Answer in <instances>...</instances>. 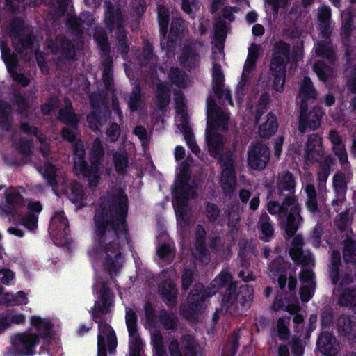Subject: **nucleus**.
Instances as JSON below:
<instances>
[{
  "instance_id": "cd10ccee",
  "label": "nucleus",
  "mask_w": 356,
  "mask_h": 356,
  "mask_svg": "<svg viewBox=\"0 0 356 356\" xmlns=\"http://www.w3.org/2000/svg\"><path fill=\"white\" fill-rule=\"evenodd\" d=\"M277 123L276 118L272 113H268L266 116V120L259 128V134L264 138L271 136L277 130Z\"/></svg>"
},
{
  "instance_id": "5fc2aeb1",
  "label": "nucleus",
  "mask_w": 356,
  "mask_h": 356,
  "mask_svg": "<svg viewBox=\"0 0 356 356\" xmlns=\"http://www.w3.org/2000/svg\"><path fill=\"white\" fill-rule=\"evenodd\" d=\"M333 150L341 163L344 164L348 162L347 153L342 143L333 146Z\"/></svg>"
},
{
  "instance_id": "e433bc0d",
  "label": "nucleus",
  "mask_w": 356,
  "mask_h": 356,
  "mask_svg": "<svg viewBox=\"0 0 356 356\" xmlns=\"http://www.w3.org/2000/svg\"><path fill=\"white\" fill-rule=\"evenodd\" d=\"M331 16V10L329 7L323 6L319 10L318 19L321 27V33L326 35L329 26V20Z\"/></svg>"
},
{
  "instance_id": "338daca9",
  "label": "nucleus",
  "mask_w": 356,
  "mask_h": 356,
  "mask_svg": "<svg viewBox=\"0 0 356 356\" xmlns=\"http://www.w3.org/2000/svg\"><path fill=\"white\" fill-rule=\"evenodd\" d=\"M181 7L183 10L189 15L193 14L197 9V5L194 3L191 5L188 0H182Z\"/></svg>"
},
{
  "instance_id": "f8f14e48",
  "label": "nucleus",
  "mask_w": 356,
  "mask_h": 356,
  "mask_svg": "<svg viewBox=\"0 0 356 356\" xmlns=\"http://www.w3.org/2000/svg\"><path fill=\"white\" fill-rule=\"evenodd\" d=\"M59 119L68 125L63 129V138L70 142L75 140L77 134L76 130L77 119L76 115L72 111L71 103H67L65 108L60 111Z\"/></svg>"
},
{
  "instance_id": "4be33fe9",
  "label": "nucleus",
  "mask_w": 356,
  "mask_h": 356,
  "mask_svg": "<svg viewBox=\"0 0 356 356\" xmlns=\"http://www.w3.org/2000/svg\"><path fill=\"white\" fill-rule=\"evenodd\" d=\"M181 349L184 356H194L196 348L194 346L193 339L191 336H186L183 339ZM169 350L172 356H182L179 346L176 340H172L170 342Z\"/></svg>"
},
{
  "instance_id": "dca6fc26",
  "label": "nucleus",
  "mask_w": 356,
  "mask_h": 356,
  "mask_svg": "<svg viewBox=\"0 0 356 356\" xmlns=\"http://www.w3.org/2000/svg\"><path fill=\"white\" fill-rule=\"evenodd\" d=\"M323 155L321 138L318 135H311L305 146V159L310 162H318L322 160Z\"/></svg>"
},
{
  "instance_id": "a19ab883",
  "label": "nucleus",
  "mask_w": 356,
  "mask_h": 356,
  "mask_svg": "<svg viewBox=\"0 0 356 356\" xmlns=\"http://www.w3.org/2000/svg\"><path fill=\"white\" fill-rule=\"evenodd\" d=\"M178 129L183 132L190 149L195 154H197L200 152V149L193 140V136L191 131V128L188 127V124H186L185 127L184 126H181L180 127H178Z\"/></svg>"
},
{
  "instance_id": "69168bd1",
  "label": "nucleus",
  "mask_w": 356,
  "mask_h": 356,
  "mask_svg": "<svg viewBox=\"0 0 356 356\" xmlns=\"http://www.w3.org/2000/svg\"><path fill=\"white\" fill-rule=\"evenodd\" d=\"M227 33V27L225 24L219 23L215 26L216 35L220 39L224 38Z\"/></svg>"
},
{
  "instance_id": "bf43d9fd",
  "label": "nucleus",
  "mask_w": 356,
  "mask_h": 356,
  "mask_svg": "<svg viewBox=\"0 0 356 356\" xmlns=\"http://www.w3.org/2000/svg\"><path fill=\"white\" fill-rule=\"evenodd\" d=\"M106 134L110 141L116 140L120 135V127L117 124H113L107 130Z\"/></svg>"
},
{
  "instance_id": "6ab92c4d",
  "label": "nucleus",
  "mask_w": 356,
  "mask_h": 356,
  "mask_svg": "<svg viewBox=\"0 0 356 356\" xmlns=\"http://www.w3.org/2000/svg\"><path fill=\"white\" fill-rule=\"evenodd\" d=\"M212 75L213 87L215 92L218 95L219 98H225L231 105H233V102L230 96V91L224 87V76L219 65H213Z\"/></svg>"
},
{
  "instance_id": "c9c22d12",
  "label": "nucleus",
  "mask_w": 356,
  "mask_h": 356,
  "mask_svg": "<svg viewBox=\"0 0 356 356\" xmlns=\"http://www.w3.org/2000/svg\"><path fill=\"white\" fill-rule=\"evenodd\" d=\"M170 78L173 83L179 88H185L191 82V79L177 68H171Z\"/></svg>"
},
{
  "instance_id": "f3484780",
  "label": "nucleus",
  "mask_w": 356,
  "mask_h": 356,
  "mask_svg": "<svg viewBox=\"0 0 356 356\" xmlns=\"http://www.w3.org/2000/svg\"><path fill=\"white\" fill-rule=\"evenodd\" d=\"M145 314L147 318L145 327L151 331L152 345L153 346L155 352L154 356H165V352L163 348V339L161 334L159 332L152 330V327L154 323V318L152 308L147 307Z\"/></svg>"
},
{
  "instance_id": "412c9836",
  "label": "nucleus",
  "mask_w": 356,
  "mask_h": 356,
  "mask_svg": "<svg viewBox=\"0 0 356 356\" xmlns=\"http://www.w3.org/2000/svg\"><path fill=\"white\" fill-rule=\"evenodd\" d=\"M318 350L325 355H334L339 349V345L333 336L327 332H322L317 341Z\"/></svg>"
},
{
  "instance_id": "7ed1b4c3",
  "label": "nucleus",
  "mask_w": 356,
  "mask_h": 356,
  "mask_svg": "<svg viewBox=\"0 0 356 356\" xmlns=\"http://www.w3.org/2000/svg\"><path fill=\"white\" fill-rule=\"evenodd\" d=\"M186 161L181 163L177 169V176L172 191L174 197V208L177 216V223L182 226L190 219V209L187 201L193 197L195 190L192 182L189 180V172Z\"/></svg>"
},
{
  "instance_id": "2eb2a0df",
  "label": "nucleus",
  "mask_w": 356,
  "mask_h": 356,
  "mask_svg": "<svg viewBox=\"0 0 356 356\" xmlns=\"http://www.w3.org/2000/svg\"><path fill=\"white\" fill-rule=\"evenodd\" d=\"M49 230L54 236L60 240V245L67 243L65 240L63 241V239L68 235V221L63 211H58L54 213L50 222Z\"/></svg>"
},
{
  "instance_id": "864d4df0",
  "label": "nucleus",
  "mask_w": 356,
  "mask_h": 356,
  "mask_svg": "<svg viewBox=\"0 0 356 356\" xmlns=\"http://www.w3.org/2000/svg\"><path fill=\"white\" fill-rule=\"evenodd\" d=\"M15 273L10 269L0 268V282L8 285L10 282L14 280Z\"/></svg>"
},
{
  "instance_id": "37998d69",
  "label": "nucleus",
  "mask_w": 356,
  "mask_h": 356,
  "mask_svg": "<svg viewBox=\"0 0 356 356\" xmlns=\"http://www.w3.org/2000/svg\"><path fill=\"white\" fill-rule=\"evenodd\" d=\"M289 323V318H280L277 320V331L280 339H286L289 335V330L288 325Z\"/></svg>"
},
{
  "instance_id": "bb28decb",
  "label": "nucleus",
  "mask_w": 356,
  "mask_h": 356,
  "mask_svg": "<svg viewBox=\"0 0 356 356\" xmlns=\"http://www.w3.org/2000/svg\"><path fill=\"white\" fill-rule=\"evenodd\" d=\"M30 323L35 327L38 334L39 338H47L49 336L51 330V323L47 318H42L38 316H33L30 318Z\"/></svg>"
},
{
  "instance_id": "9d476101",
  "label": "nucleus",
  "mask_w": 356,
  "mask_h": 356,
  "mask_svg": "<svg viewBox=\"0 0 356 356\" xmlns=\"http://www.w3.org/2000/svg\"><path fill=\"white\" fill-rule=\"evenodd\" d=\"M136 315L132 309L126 312V324L129 336V355L140 356L143 341L138 332Z\"/></svg>"
},
{
  "instance_id": "13d9d810",
  "label": "nucleus",
  "mask_w": 356,
  "mask_h": 356,
  "mask_svg": "<svg viewBox=\"0 0 356 356\" xmlns=\"http://www.w3.org/2000/svg\"><path fill=\"white\" fill-rule=\"evenodd\" d=\"M28 303V298L26 294L22 291H18L15 295H13V305H26Z\"/></svg>"
},
{
  "instance_id": "5701e85b",
  "label": "nucleus",
  "mask_w": 356,
  "mask_h": 356,
  "mask_svg": "<svg viewBox=\"0 0 356 356\" xmlns=\"http://www.w3.org/2000/svg\"><path fill=\"white\" fill-rule=\"evenodd\" d=\"M216 291L208 292L204 290L200 284L197 285L188 298L190 309L196 310L202 306L205 298L215 294Z\"/></svg>"
},
{
  "instance_id": "c03bdc74",
  "label": "nucleus",
  "mask_w": 356,
  "mask_h": 356,
  "mask_svg": "<svg viewBox=\"0 0 356 356\" xmlns=\"http://www.w3.org/2000/svg\"><path fill=\"white\" fill-rule=\"evenodd\" d=\"M341 259L340 254L337 251H334L332 255L331 266H330V276L332 282L336 283L338 281V267L340 264Z\"/></svg>"
},
{
  "instance_id": "6e6d98bb",
  "label": "nucleus",
  "mask_w": 356,
  "mask_h": 356,
  "mask_svg": "<svg viewBox=\"0 0 356 356\" xmlns=\"http://www.w3.org/2000/svg\"><path fill=\"white\" fill-rule=\"evenodd\" d=\"M157 254L160 258L172 259L173 257L172 249L168 245H161L157 248Z\"/></svg>"
},
{
  "instance_id": "c85d7f7f",
  "label": "nucleus",
  "mask_w": 356,
  "mask_h": 356,
  "mask_svg": "<svg viewBox=\"0 0 356 356\" xmlns=\"http://www.w3.org/2000/svg\"><path fill=\"white\" fill-rule=\"evenodd\" d=\"M211 285L213 288L218 289L226 288V291L229 296H231L232 291V276L230 273L224 270L222 271L211 282Z\"/></svg>"
},
{
  "instance_id": "de8ad7c7",
  "label": "nucleus",
  "mask_w": 356,
  "mask_h": 356,
  "mask_svg": "<svg viewBox=\"0 0 356 356\" xmlns=\"http://www.w3.org/2000/svg\"><path fill=\"white\" fill-rule=\"evenodd\" d=\"M158 19L161 31L165 33L168 25V10L164 6H159L158 7Z\"/></svg>"
},
{
  "instance_id": "e2e57ef3",
  "label": "nucleus",
  "mask_w": 356,
  "mask_h": 356,
  "mask_svg": "<svg viewBox=\"0 0 356 356\" xmlns=\"http://www.w3.org/2000/svg\"><path fill=\"white\" fill-rule=\"evenodd\" d=\"M238 10V8L236 7H225L222 11V15L224 18L229 21H233L234 19V14L237 13Z\"/></svg>"
},
{
  "instance_id": "f257e3e1",
  "label": "nucleus",
  "mask_w": 356,
  "mask_h": 356,
  "mask_svg": "<svg viewBox=\"0 0 356 356\" xmlns=\"http://www.w3.org/2000/svg\"><path fill=\"white\" fill-rule=\"evenodd\" d=\"M127 201L126 195L120 193L118 207L113 211L110 207H101L95 216V242L88 250V254L92 259L102 263L111 276L121 264V254L116 241L120 237H126Z\"/></svg>"
},
{
  "instance_id": "3c124183",
  "label": "nucleus",
  "mask_w": 356,
  "mask_h": 356,
  "mask_svg": "<svg viewBox=\"0 0 356 356\" xmlns=\"http://www.w3.org/2000/svg\"><path fill=\"white\" fill-rule=\"evenodd\" d=\"M316 53L318 56L331 58L332 55V49L328 42L318 43L316 48Z\"/></svg>"
},
{
  "instance_id": "4468645a",
  "label": "nucleus",
  "mask_w": 356,
  "mask_h": 356,
  "mask_svg": "<svg viewBox=\"0 0 356 356\" xmlns=\"http://www.w3.org/2000/svg\"><path fill=\"white\" fill-rule=\"evenodd\" d=\"M0 47L2 58L13 80L21 83L23 86H27L29 82V79L23 74H18L15 71V67L17 63L15 55L10 53V49L4 42L1 41Z\"/></svg>"
},
{
  "instance_id": "ea45409f",
  "label": "nucleus",
  "mask_w": 356,
  "mask_h": 356,
  "mask_svg": "<svg viewBox=\"0 0 356 356\" xmlns=\"http://www.w3.org/2000/svg\"><path fill=\"white\" fill-rule=\"evenodd\" d=\"M343 259L346 262L356 261V243L354 241H348L345 243Z\"/></svg>"
},
{
  "instance_id": "393cba45",
  "label": "nucleus",
  "mask_w": 356,
  "mask_h": 356,
  "mask_svg": "<svg viewBox=\"0 0 356 356\" xmlns=\"http://www.w3.org/2000/svg\"><path fill=\"white\" fill-rule=\"evenodd\" d=\"M350 179L349 173L339 172L334 177V186L339 196L338 200H334L332 204L334 206L339 203H342L344 200V194L346 189V184Z\"/></svg>"
},
{
  "instance_id": "0eeeda50",
  "label": "nucleus",
  "mask_w": 356,
  "mask_h": 356,
  "mask_svg": "<svg viewBox=\"0 0 356 356\" xmlns=\"http://www.w3.org/2000/svg\"><path fill=\"white\" fill-rule=\"evenodd\" d=\"M268 210L271 214L284 213L286 216L284 229L288 236H293L302 222L300 205L293 197L286 198L282 205L270 202Z\"/></svg>"
},
{
  "instance_id": "4d7b16f0",
  "label": "nucleus",
  "mask_w": 356,
  "mask_h": 356,
  "mask_svg": "<svg viewBox=\"0 0 356 356\" xmlns=\"http://www.w3.org/2000/svg\"><path fill=\"white\" fill-rule=\"evenodd\" d=\"M161 321L163 326L167 329H170L175 327L176 321L173 315H170L164 312L161 316Z\"/></svg>"
},
{
  "instance_id": "2f4dec72",
  "label": "nucleus",
  "mask_w": 356,
  "mask_h": 356,
  "mask_svg": "<svg viewBox=\"0 0 356 356\" xmlns=\"http://www.w3.org/2000/svg\"><path fill=\"white\" fill-rule=\"evenodd\" d=\"M161 294L167 304L172 305L177 298V290L172 280L163 284L160 288Z\"/></svg>"
},
{
  "instance_id": "6e6552de",
  "label": "nucleus",
  "mask_w": 356,
  "mask_h": 356,
  "mask_svg": "<svg viewBox=\"0 0 356 356\" xmlns=\"http://www.w3.org/2000/svg\"><path fill=\"white\" fill-rule=\"evenodd\" d=\"M289 47L287 44L279 42L275 44L270 71L274 76V88L280 92L283 89L285 79V63L289 60Z\"/></svg>"
},
{
  "instance_id": "58836bf2",
  "label": "nucleus",
  "mask_w": 356,
  "mask_h": 356,
  "mask_svg": "<svg viewBox=\"0 0 356 356\" xmlns=\"http://www.w3.org/2000/svg\"><path fill=\"white\" fill-rule=\"evenodd\" d=\"M156 94L157 102L161 107H163L169 103V89L165 84L161 83L157 86Z\"/></svg>"
},
{
  "instance_id": "1a4fd4ad",
  "label": "nucleus",
  "mask_w": 356,
  "mask_h": 356,
  "mask_svg": "<svg viewBox=\"0 0 356 356\" xmlns=\"http://www.w3.org/2000/svg\"><path fill=\"white\" fill-rule=\"evenodd\" d=\"M40 343L37 333L32 330L18 332L10 339V356H31L35 353V348Z\"/></svg>"
},
{
  "instance_id": "49530a36",
  "label": "nucleus",
  "mask_w": 356,
  "mask_h": 356,
  "mask_svg": "<svg viewBox=\"0 0 356 356\" xmlns=\"http://www.w3.org/2000/svg\"><path fill=\"white\" fill-rule=\"evenodd\" d=\"M114 165L118 173L122 174L127 168V157L125 154H116L114 155Z\"/></svg>"
},
{
  "instance_id": "a18cd8bd",
  "label": "nucleus",
  "mask_w": 356,
  "mask_h": 356,
  "mask_svg": "<svg viewBox=\"0 0 356 356\" xmlns=\"http://www.w3.org/2000/svg\"><path fill=\"white\" fill-rule=\"evenodd\" d=\"M259 226L264 236L270 237L273 235V228L271 223L270 222L269 217L267 214H262L260 216Z\"/></svg>"
},
{
  "instance_id": "72a5a7b5",
  "label": "nucleus",
  "mask_w": 356,
  "mask_h": 356,
  "mask_svg": "<svg viewBox=\"0 0 356 356\" xmlns=\"http://www.w3.org/2000/svg\"><path fill=\"white\" fill-rule=\"evenodd\" d=\"M277 186L280 190L288 191L289 193L294 191L296 183L293 175L286 172L278 176Z\"/></svg>"
},
{
  "instance_id": "f704fd0d",
  "label": "nucleus",
  "mask_w": 356,
  "mask_h": 356,
  "mask_svg": "<svg viewBox=\"0 0 356 356\" xmlns=\"http://www.w3.org/2000/svg\"><path fill=\"white\" fill-rule=\"evenodd\" d=\"M6 202L12 208H17L22 204L23 201L19 191L15 188H8L4 191Z\"/></svg>"
},
{
  "instance_id": "b1692460",
  "label": "nucleus",
  "mask_w": 356,
  "mask_h": 356,
  "mask_svg": "<svg viewBox=\"0 0 356 356\" xmlns=\"http://www.w3.org/2000/svg\"><path fill=\"white\" fill-rule=\"evenodd\" d=\"M259 47L255 44H252L248 49V54L244 65L242 81L246 82L250 79V75L254 68L255 62L258 56Z\"/></svg>"
},
{
  "instance_id": "423d86ee",
  "label": "nucleus",
  "mask_w": 356,
  "mask_h": 356,
  "mask_svg": "<svg viewBox=\"0 0 356 356\" xmlns=\"http://www.w3.org/2000/svg\"><path fill=\"white\" fill-rule=\"evenodd\" d=\"M316 96V92L312 86L311 80L305 77L300 85L299 92V98L301 100L299 129L301 131H304L307 127L315 129L320 125L322 117V111L320 108L315 107L309 113L306 112L307 106L305 101L314 99Z\"/></svg>"
},
{
  "instance_id": "39448f33",
  "label": "nucleus",
  "mask_w": 356,
  "mask_h": 356,
  "mask_svg": "<svg viewBox=\"0 0 356 356\" xmlns=\"http://www.w3.org/2000/svg\"><path fill=\"white\" fill-rule=\"evenodd\" d=\"M39 172L53 186L57 195H67L69 199L76 203L83 200L82 187L75 182L68 184L63 170H57L53 165L47 163L39 168Z\"/></svg>"
},
{
  "instance_id": "680f3d73",
  "label": "nucleus",
  "mask_w": 356,
  "mask_h": 356,
  "mask_svg": "<svg viewBox=\"0 0 356 356\" xmlns=\"http://www.w3.org/2000/svg\"><path fill=\"white\" fill-rule=\"evenodd\" d=\"M10 112V108L3 102L0 101V123L7 120V116Z\"/></svg>"
},
{
  "instance_id": "774afa93",
  "label": "nucleus",
  "mask_w": 356,
  "mask_h": 356,
  "mask_svg": "<svg viewBox=\"0 0 356 356\" xmlns=\"http://www.w3.org/2000/svg\"><path fill=\"white\" fill-rule=\"evenodd\" d=\"M31 143L28 140L22 139L19 143V149L22 153L28 154L31 152Z\"/></svg>"
},
{
  "instance_id": "9b49d317",
  "label": "nucleus",
  "mask_w": 356,
  "mask_h": 356,
  "mask_svg": "<svg viewBox=\"0 0 356 356\" xmlns=\"http://www.w3.org/2000/svg\"><path fill=\"white\" fill-rule=\"evenodd\" d=\"M98 356H106V349L112 352L117 346V339L113 329L106 323L99 325L97 336Z\"/></svg>"
},
{
  "instance_id": "8fccbe9b",
  "label": "nucleus",
  "mask_w": 356,
  "mask_h": 356,
  "mask_svg": "<svg viewBox=\"0 0 356 356\" xmlns=\"http://www.w3.org/2000/svg\"><path fill=\"white\" fill-rule=\"evenodd\" d=\"M8 327L12 324H22L24 323L26 316L24 314L17 312H9L5 313Z\"/></svg>"
},
{
  "instance_id": "052dcab7",
  "label": "nucleus",
  "mask_w": 356,
  "mask_h": 356,
  "mask_svg": "<svg viewBox=\"0 0 356 356\" xmlns=\"http://www.w3.org/2000/svg\"><path fill=\"white\" fill-rule=\"evenodd\" d=\"M206 213L211 220H215L218 216L219 211L214 204H208L206 208Z\"/></svg>"
},
{
  "instance_id": "09e8293b",
  "label": "nucleus",
  "mask_w": 356,
  "mask_h": 356,
  "mask_svg": "<svg viewBox=\"0 0 356 356\" xmlns=\"http://www.w3.org/2000/svg\"><path fill=\"white\" fill-rule=\"evenodd\" d=\"M339 331L344 335L351 334L353 328L351 321L348 316H341L338 320Z\"/></svg>"
},
{
  "instance_id": "a211bd4d",
  "label": "nucleus",
  "mask_w": 356,
  "mask_h": 356,
  "mask_svg": "<svg viewBox=\"0 0 356 356\" xmlns=\"http://www.w3.org/2000/svg\"><path fill=\"white\" fill-rule=\"evenodd\" d=\"M300 280L302 282L300 291V298L302 301L307 302L312 298L314 292L315 283L313 272L308 268L302 270L300 273Z\"/></svg>"
},
{
  "instance_id": "0e129e2a",
  "label": "nucleus",
  "mask_w": 356,
  "mask_h": 356,
  "mask_svg": "<svg viewBox=\"0 0 356 356\" xmlns=\"http://www.w3.org/2000/svg\"><path fill=\"white\" fill-rule=\"evenodd\" d=\"M330 174L329 168L327 165H323L318 172V179L320 181V186H321L324 182L327 180V178Z\"/></svg>"
},
{
  "instance_id": "aec40b11",
  "label": "nucleus",
  "mask_w": 356,
  "mask_h": 356,
  "mask_svg": "<svg viewBox=\"0 0 356 356\" xmlns=\"http://www.w3.org/2000/svg\"><path fill=\"white\" fill-rule=\"evenodd\" d=\"M302 245V238L300 236H296L292 241V247L289 254L291 259L296 263L303 264L308 266H314V261L310 254H302L301 246Z\"/></svg>"
},
{
  "instance_id": "ddd939ff",
  "label": "nucleus",
  "mask_w": 356,
  "mask_h": 356,
  "mask_svg": "<svg viewBox=\"0 0 356 356\" xmlns=\"http://www.w3.org/2000/svg\"><path fill=\"white\" fill-rule=\"evenodd\" d=\"M269 161V151L265 145L257 144L248 151V163L253 169L262 170L265 168Z\"/></svg>"
},
{
  "instance_id": "473e14b6",
  "label": "nucleus",
  "mask_w": 356,
  "mask_h": 356,
  "mask_svg": "<svg viewBox=\"0 0 356 356\" xmlns=\"http://www.w3.org/2000/svg\"><path fill=\"white\" fill-rule=\"evenodd\" d=\"M204 235V231L202 227H199L197 229V233L196 236V250L195 255V257H198L202 263H207L209 260V258L207 254V251L204 249L203 245V237Z\"/></svg>"
},
{
  "instance_id": "20e7f679",
  "label": "nucleus",
  "mask_w": 356,
  "mask_h": 356,
  "mask_svg": "<svg viewBox=\"0 0 356 356\" xmlns=\"http://www.w3.org/2000/svg\"><path fill=\"white\" fill-rule=\"evenodd\" d=\"M85 152L83 145L81 141H76L74 145V171L80 176L88 178L90 188L94 189L97 186L100 177V159L103 156L102 147L99 140H95L92 149L91 166L86 167L84 161Z\"/></svg>"
},
{
  "instance_id": "7c9ffc66",
  "label": "nucleus",
  "mask_w": 356,
  "mask_h": 356,
  "mask_svg": "<svg viewBox=\"0 0 356 356\" xmlns=\"http://www.w3.org/2000/svg\"><path fill=\"white\" fill-rule=\"evenodd\" d=\"M304 191L307 195L306 207L307 209L313 213L318 211V202L316 200V192L313 184H307L304 187Z\"/></svg>"
},
{
  "instance_id": "c756f323",
  "label": "nucleus",
  "mask_w": 356,
  "mask_h": 356,
  "mask_svg": "<svg viewBox=\"0 0 356 356\" xmlns=\"http://www.w3.org/2000/svg\"><path fill=\"white\" fill-rule=\"evenodd\" d=\"M175 104H176V110L177 115L175 117V122L177 127H180L181 126L186 127L188 123V117L187 114L184 109V99L181 95H176L175 97Z\"/></svg>"
},
{
  "instance_id": "a878e982",
  "label": "nucleus",
  "mask_w": 356,
  "mask_h": 356,
  "mask_svg": "<svg viewBox=\"0 0 356 356\" xmlns=\"http://www.w3.org/2000/svg\"><path fill=\"white\" fill-rule=\"evenodd\" d=\"M29 215L22 220V224L29 230L33 231L37 228V213L42 210V206L39 202H30L28 204Z\"/></svg>"
},
{
  "instance_id": "79ce46f5",
  "label": "nucleus",
  "mask_w": 356,
  "mask_h": 356,
  "mask_svg": "<svg viewBox=\"0 0 356 356\" xmlns=\"http://www.w3.org/2000/svg\"><path fill=\"white\" fill-rule=\"evenodd\" d=\"M339 303L341 305L353 306L356 305V289L345 291L340 296Z\"/></svg>"
},
{
  "instance_id": "603ef678",
  "label": "nucleus",
  "mask_w": 356,
  "mask_h": 356,
  "mask_svg": "<svg viewBox=\"0 0 356 356\" xmlns=\"http://www.w3.org/2000/svg\"><path fill=\"white\" fill-rule=\"evenodd\" d=\"M129 108L132 110H136L140 104V88H134L128 102Z\"/></svg>"
},
{
  "instance_id": "4c0bfd02",
  "label": "nucleus",
  "mask_w": 356,
  "mask_h": 356,
  "mask_svg": "<svg viewBox=\"0 0 356 356\" xmlns=\"http://www.w3.org/2000/svg\"><path fill=\"white\" fill-rule=\"evenodd\" d=\"M314 70L318 79L322 81H326L333 76L334 71L330 67L322 63H318L314 66Z\"/></svg>"
},
{
  "instance_id": "f03ea898",
  "label": "nucleus",
  "mask_w": 356,
  "mask_h": 356,
  "mask_svg": "<svg viewBox=\"0 0 356 356\" xmlns=\"http://www.w3.org/2000/svg\"><path fill=\"white\" fill-rule=\"evenodd\" d=\"M207 107L208 150L213 157L218 159L222 169L220 186L225 194H230L236 186L234 157L229 151L224 149L225 138L221 134L227 128L229 113L216 106L211 98L207 99Z\"/></svg>"
}]
</instances>
